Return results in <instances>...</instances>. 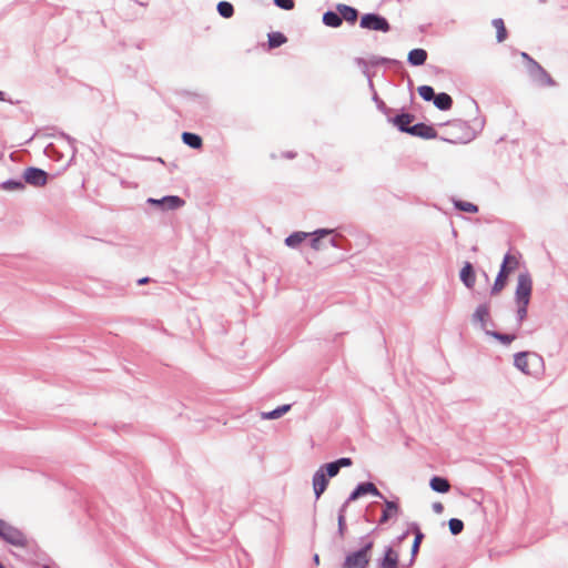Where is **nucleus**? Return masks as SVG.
<instances>
[{"instance_id": "nucleus-1", "label": "nucleus", "mask_w": 568, "mask_h": 568, "mask_svg": "<svg viewBox=\"0 0 568 568\" xmlns=\"http://www.w3.org/2000/svg\"><path fill=\"white\" fill-rule=\"evenodd\" d=\"M363 546L361 549L348 554L343 562V568H367L373 549L374 541L368 539V536L361 538Z\"/></svg>"}, {"instance_id": "nucleus-2", "label": "nucleus", "mask_w": 568, "mask_h": 568, "mask_svg": "<svg viewBox=\"0 0 568 568\" xmlns=\"http://www.w3.org/2000/svg\"><path fill=\"white\" fill-rule=\"evenodd\" d=\"M540 355L532 352H520L515 355L514 365L526 375H534L542 367Z\"/></svg>"}, {"instance_id": "nucleus-3", "label": "nucleus", "mask_w": 568, "mask_h": 568, "mask_svg": "<svg viewBox=\"0 0 568 568\" xmlns=\"http://www.w3.org/2000/svg\"><path fill=\"white\" fill-rule=\"evenodd\" d=\"M0 538L14 547L24 548L28 545L27 536L3 519H0Z\"/></svg>"}, {"instance_id": "nucleus-4", "label": "nucleus", "mask_w": 568, "mask_h": 568, "mask_svg": "<svg viewBox=\"0 0 568 568\" xmlns=\"http://www.w3.org/2000/svg\"><path fill=\"white\" fill-rule=\"evenodd\" d=\"M359 27L367 30L388 32L390 24L386 18L377 13H366L362 16Z\"/></svg>"}, {"instance_id": "nucleus-5", "label": "nucleus", "mask_w": 568, "mask_h": 568, "mask_svg": "<svg viewBox=\"0 0 568 568\" xmlns=\"http://www.w3.org/2000/svg\"><path fill=\"white\" fill-rule=\"evenodd\" d=\"M532 291V280L529 273H520L517 278V287L515 292L516 302H530Z\"/></svg>"}, {"instance_id": "nucleus-6", "label": "nucleus", "mask_w": 568, "mask_h": 568, "mask_svg": "<svg viewBox=\"0 0 568 568\" xmlns=\"http://www.w3.org/2000/svg\"><path fill=\"white\" fill-rule=\"evenodd\" d=\"M23 179L26 183L39 187L47 184L48 173L42 169L31 166L24 170Z\"/></svg>"}, {"instance_id": "nucleus-7", "label": "nucleus", "mask_w": 568, "mask_h": 568, "mask_svg": "<svg viewBox=\"0 0 568 568\" xmlns=\"http://www.w3.org/2000/svg\"><path fill=\"white\" fill-rule=\"evenodd\" d=\"M149 203L161 206L163 210H176L184 204V200L176 195H168L162 199H149Z\"/></svg>"}, {"instance_id": "nucleus-8", "label": "nucleus", "mask_w": 568, "mask_h": 568, "mask_svg": "<svg viewBox=\"0 0 568 568\" xmlns=\"http://www.w3.org/2000/svg\"><path fill=\"white\" fill-rule=\"evenodd\" d=\"M408 134L423 139H435L437 136V131L433 126L420 122L412 125L408 130Z\"/></svg>"}, {"instance_id": "nucleus-9", "label": "nucleus", "mask_w": 568, "mask_h": 568, "mask_svg": "<svg viewBox=\"0 0 568 568\" xmlns=\"http://www.w3.org/2000/svg\"><path fill=\"white\" fill-rule=\"evenodd\" d=\"M313 489L316 499L321 497V495L325 491L328 479L326 478L325 473L323 471V468H318L315 474L313 475Z\"/></svg>"}, {"instance_id": "nucleus-10", "label": "nucleus", "mask_w": 568, "mask_h": 568, "mask_svg": "<svg viewBox=\"0 0 568 568\" xmlns=\"http://www.w3.org/2000/svg\"><path fill=\"white\" fill-rule=\"evenodd\" d=\"M385 509L378 520L379 525L387 523L390 518H395L400 514L399 505L394 500H387L384 498Z\"/></svg>"}, {"instance_id": "nucleus-11", "label": "nucleus", "mask_w": 568, "mask_h": 568, "mask_svg": "<svg viewBox=\"0 0 568 568\" xmlns=\"http://www.w3.org/2000/svg\"><path fill=\"white\" fill-rule=\"evenodd\" d=\"M334 233L332 229H318L314 232H308V237H311L310 245L314 251L322 250V239Z\"/></svg>"}, {"instance_id": "nucleus-12", "label": "nucleus", "mask_w": 568, "mask_h": 568, "mask_svg": "<svg viewBox=\"0 0 568 568\" xmlns=\"http://www.w3.org/2000/svg\"><path fill=\"white\" fill-rule=\"evenodd\" d=\"M488 318H489V305L487 303L478 305L473 314V322L479 323L481 329H484L486 332L487 331L486 325H487Z\"/></svg>"}, {"instance_id": "nucleus-13", "label": "nucleus", "mask_w": 568, "mask_h": 568, "mask_svg": "<svg viewBox=\"0 0 568 568\" xmlns=\"http://www.w3.org/2000/svg\"><path fill=\"white\" fill-rule=\"evenodd\" d=\"M336 11H338V13L342 18V21L345 20L346 22L353 24L357 20L358 11L351 6L338 3L336 6Z\"/></svg>"}, {"instance_id": "nucleus-14", "label": "nucleus", "mask_w": 568, "mask_h": 568, "mask_svg": "<svg viewBox=\"0 0 568 568\" xmlns=\"http://www.w3.org/2000/svg\"><path fill=\"white\" fill-rule=\"evenodd\" d=\"M460 281L468 288H473L476 282V275L473 268V265L469 262H466L460 270Z\"/></svg>"}, {"instance_id": "nucleus-15", "label": "nucleus", "mask_w": 568, "mask_h": 568, "mask_svg": "<svg viewBox=\"0 0 568 568\" xmlns=\"http://www.w3.org/2000/svg\"><path fill=\"white\" fill-rule=\"evenodd\" d=\"M414 120V115L409 113H402L396 115L392 122L393 124L400 131L408 133V130L412 125H409Z\"/></svg>"}, {"instance_id": "nucleus-16", "label": "nucleus", "mask_w": 568, "mask_h": 568, "mask_svg": "<svg viewBox=\"0 0 568 568\" xmlns=\"http://www.w3.org/2000/svg\"><path fill=\"white\" fill-rule=\"evenodd\" d=\"M398 554L392 548L386 547L385 556L379 562V568H397Z\"/></svg>"}, {"instance_id": "nucleus-17", "label": "nucleus", "mask_w": 568, "mask_h": 568, "mask_svg": "<svg viewBox=\"0 0 568 568\" xmlns=\"http://www.w3.org/2000/svg\"><path fill=\"white\" fill-rule=\"evenodd\" d=\"M427 60V52L424 49H413L409 51L407 61L410 65H423Z\"/></svg>"}, {"instance_id": "nucleus-18", "label": "nucleus", "mask_w": 568, "mask_h": 568, "mask_svg": "<svg viewBox=\"0 0 568 568\" xmlns=\"http://www.w3.org/2000/svg\"><path fill=\"white\" fill-rule=\"evenodd\" d=\"M429 486L434 491L442 494L448 493L450 489L449 481L446 478L439 476H434L429 481Z\"/></svg>"}, {"instance_id": "nucleus-19", "label": "nucleus", "mask_w": 568, "mask_h": 568, "mask_svg": "<svg viewBox=\"0 0 568 568\" xmlns=\"http://www.w3.org/2000/svg\"><path fill=\"white\" fill-rule=\"evenodd\" d=\"M308 237V232H293L285 239V245L291 248H297L298 245Z\"/></svg>"}, {"instance_id": "nucleus-20", "label": "nucleus", "mask_w": 568, "mask_h": 568, "mask_svg": "<svg viewBox=\"0 0 568 568\" xmlns=\"http://www.w3.org/2000/svg\"><path fill=\"white\" fill-rule=\"evenodd\" d=\"M531 78L535 82H537L540 85H545V87L555 85V81L552 80V78L549 75V73L542 67H540V69L538 71H536V73L532 74Z\"/></svg>"}, {"instance_id": "nucleus-21", "label": "nucleus", "mask_w": 568, "mask_h": 568, "mask_svg": "<svg viewBox=\"0 0 568 568\" xmlns=\"http://www.w3.org/2000/svg\"><path fill=\"white\" fill-rule=\"evenodd\" d=\"M434 104L437 109L442 111L449 110L453 105V99L449 94L442 92L436 94L434 99Z\"/></svg>"}, {"instance_id": "nucleus-22", "label": "nucleus", "mask_w": 568, "mask_h": 568, "mask_svg": "<svg viewBox=\"0 0 568 568\" xmlns=\"http://www.w3.org/2000/svg\"><path fill=\"white\" fill-rule=\"evenodd\" d=\"M518 265V260L516 256L507 253L504 257L503 264L500 266V271L498 274L507 276L510 271H513Z\"/></svg>"}, {"instance_id": "nucleus-23", "label": "nucleus", "mask_w": 568, "mask_h": 568, "mask_svg": "<svg viewBox=\"0 0 568 568\" xmlns=\"http://www.w3.org/2000/svg\"><path fill=\"white\" fill-rule=\"evenodd\" d=\"M412 528H413V531L415 534V539H414L413 545H412V559H410V561L413 562L415 560L416 555L418 554L420 544H422L423 538H424V534L420 531V529H419L417 524H413Z\"/></svg>"}, {"instance_id": "nucleus-24", "label": "nucleus", "mask_w": 568, "mask_h": 568, "mask_svg": "<svg viewBox=\"0 0 568 568\" xmlns=\"http://www.w3.org/2000/svg\"><path fill=\"white\" fill-rule=\"evenodd\" d=\"M323 23L331 28H338L342 24V18L338 11H326L323 14Z\"/></svg>"}, {"instance_id": "nucleus-25", "label": "nucleus", "mask_w": 568, "mask_h": 568, "mask_svg": "<svg viewBox=\"0 0 568 568\" xmlns=\"http://www.w3.org/2000/svg\"><path fill=\"white\" fill-rule=\"evenodd\" d=\"M357 488L359 489L361 496L371 494L375 497L384 499V495L377 489V487L373 483H361L357 485Z\"/></svg>"}, {"instance_id": "nucleus-26", "label": "nucleus", "mask_w": 568, "mask_h": 568, "mask_svg": "<svg viewBox=\"0 0 568 568\" xmlns=\"http://www.w3.org/2000/svg\"><path fill=\"white\" fill-rule=\"evenodd\" d=\"M182 141L192 149H200L202 146V139L195 133L183 132Z\"/></svg>"}, {"instance_id": "nucleus-27", "label": "nucleus", "mask_w": 568, "mask_h": 568, "mask_svg": "<svg viewBox=\"0 0 568 568\" xmlns=\"http://www.w3.org/2000/svg\"><path fill=\"white\" fill-rule=\"evenodd\" d=\"M290 409H291V405L285 404V405L278 406L277 408H275L271 412L262 413V418L263 419H277V418L282 417L284 414H286Z\"/></svg>"}, {"instance_id": "nucleus-28", "label": "nucleus", "mask_w": 568, "mask_h": 568, "mask_svg": "<svg viewBox=\"0 0 568 568\" xmlns=\"http://www.w3.org/2000/svg\"><path fill=\"white\" fill-rule=\"evenodd\" d=\"M493 27L496 29L497 32V41L503 42L507 38V30L505 28L504 20L501 18H496L491 21Z\"/></svg>"}, {"instance_id": "nucleus-29", "label": "nucleus", "mask_w": 568, "mask_h": 568, "mask_svg": "<svg viewBox=\"0 0 568 568\" xmlns=\"http://www.w3.org/2000/svg\"><path fill=\"white\" fill-rule=\"evenodd\" d=\"M217 12L223 18H231L234 14V7L231 2L220 1L217 3Z\"/></svg>"}, {"instance_id": "nucleus-30", "label": "nucleus", "mask_w": 568, "mask_h": 568, "mask_svg": "<svg viewBox=\"0 0 568 568\" xmlns=\"http://www.w3.org/2000/svg\"><path fill=\"white\" fill-rule=\"evenodd\" d=\"M287 41L286 37L281 32H272L268 34L270 48H277Z\"/></svg>"}, {"instance_id": "nucleus-31", "label": "nucleus", "mask_w": 568, "mask_h": 568, "mask_svg": "<svg viewBox=\"0 0 568 568\" xmlns=\"http://www.w3.org/2000/svg\"><path fill=\"white\" fill-rule=\"evenodd\" d=\"M486 334L494 337L495 339L499 341L500 343L505 345H509L515 338V335L511 334H503L495 331H486Z\"/></svg>"}, {"instance_id": "nucleus-32", "label": "nucleus", "mask_w": 568, "mask_h": 568, "mask_svg": "<svg viewBox=\"0 0 568 568\" xmlns=\"http://www.w3.org/2000/svg\"><path fill=\"white\" fill-rule=\"evenodd\" d=\"M0 189L6 191H18L24 189V183L19 180H7L0 184Z\"/></svg>"}, {"instance_id": "nucleus-33", "label": "nucleus", "mask_w": 568, "mask_h": 568, "mask_svg": "<svg viewBox=\"0 0 568 568\" xmlns=\"http://www.w3.org/2000/svg\"><path fill=\"white\" fill-rule=\"evenodd\" d=\"M346 510L339 508L337 516V532L341 538H344L346 531V519H345Z\"/></svg>"}, {"instance_id": "nucleus-34", "label": "nucleus", "mask_w": 568, "mask_h": 568, "mask_svg": "<svg viewBox=\"0 0 568 568\" xmlns=\"http://www.w3.org/2000/svg\"><path fill=\"white\" fill-rule=\"evenodd\" d=\"M454 205L459 211L467 212V213H476L478 211V207L475 204H473L470 202H466V201H460V200L455 201Z\"/></svg>"}, {"instance_id": "nucleus-35", "label": "nucleus", "mask_w": 568, "mask_h": 568, "mask_svg": "<svg viewBox=\"0 0 568 568\" xmlns=\"http://www.w3.org/2000/svg\"><path fill=\"white\" fill-rule=\"evenodd\" d=\"M418 94L425 100V101H434L436 94L434 89L430 85H420L418 88Z\"/></svg>"}, {"instance_id": "nucleus-36", "label": "nucleus", "mask_w": 568, "mask_h": 568, "mask_svg": "<svg viewBox=\"0 0 568 568\" xmlns=\"http://www.w3.org/2000/svg\"><path fill=\"white\" fill-rule=\"evenodd\" d=\"M320 468H323V471L328 477H335L341 470V468L336 462H332V463L322 465Z\"/></svg>"}, {"instance_id": "nucleus-37", "label": "nucleus", "mask_w": 568, "mask_h": 568, "mask_svg": "<svg viewBox=\"0 0 568 568\" xmlns=\"http://www.w3.org/2000/svg\"><path fill=\"white\" fill-rule=\"evenodd\" d=\"M448 527H449L452 535L456 536L463 531L464 523L458 518H452L448 521Z\"/></svg>"}, {"instance_id": "nucleus-38", "label": "nucleus", "mask_w": 568, "mask_h": 568, "mask_svg": "<svg viewBox=\"0 0 568 568\" xmlns=\"http://www.w3.org/2000/svg\"><path fill=\"white\" fill-rule=\"evenodd\" d=\"M507 276L498 274L491 287V294H498L506 284Z\"/></svg>"}, {"instance_id": "nucleus-39", "label": "nucleus", "mask_w": 568, "mask_h": 568, "mask_svg": "<svg viewBox=\"0 0 568 568\" xmlns=\"http://www.w3.org/2000/svg\"><path fill=\"white\" fill-rule=\"evenodd\" d=\"M516 303L518 305L517 321L519 324H521L523 321L527 317V310H528L529 303H526V302H516Z\"/></svg>"}, {"instance_id": "nucleus-40", "label": "nucleus", "mask_w": 568, "mask_h": 568, "mask_svg": "<svg viewBox=\"0 0 568 568\" xmlns=\"http://www.w3.org/2000/svg\"><path fill=\"white\" fill-rule=\"evenodd\" d=\"M355 62H356V64H357L358 67H361V68L363 69V72H364L365 74H368V65H367V62L365 61V59H363V58H356V59H355ZM367 77H368V84H369V88H371L372 90H374V84H373L372 80L369 79V75H367Z\"/></svg>"}, {"instance_id": "nucleus-41", "label": "nucleus", "mask_w": 568, "mask_h": 568, "mask_svg": "<svg viewBox=\"0 0 568 568\" xmlns=\"http://www.w3.org/2000/svg\"><path fill=\"white\" fill-rule=\"evenodd\" d=\"M274 4L283 10H292L294 9L295 2L294 0H273Z\"/></svg>"}, {"instance_id": "nucleus-42", "label": "nucleus", "mask_w": 568, "mask_h": 568, "mask_svg": "<svg viewBox=\"0 0 568 568\" xmlns=\"http://www.w3.org/2000/svg\"><path fill=\"white\" fill-rule=\"evenodd\" d=\"M361 497V493H359V489L356 487L352 493L351 495L348 496V498L344 501V504L341 506L342 509H347L348 505L358 499Z\"/></svg>"}, {"instance_id": "nucleus-43", "label": "nucleus", "mask_w": 568, "mask_h": 568, "mask_svg": "<svg viewBox=\"0 0 568 568\" xmlns=\"http://www.w3.org/2000/svg\"><path fill=\"white\" fill-rule=\"evenodd\" d=\"M540 64L534 59H529V63L527 64L528 72L530 77L536 73L540 69Z\"/></svg>"}, {"instance_id": "nucleus-44", "label": "nucleus", "mask_w": 568, "mask_h": 568, "mask_svg": "<svg viewBox=\"0 0 568 568\" xmlns=\"http://www.w3.org/2000/svg\"><path fill=\"white\" fill-rule=\"evenodd\" d=\"M335 462L337 463L339 468H342V467H349L353 464L352 459L348 458V457H342V458H339V459H337Z\"/></svg>"}, {"instance_id": "nucleus-45", "label": "nucleus", "mask_w": 568, "mask_h": 568, "mask_svg": "<svg viewBox=\"0 0 568 568\" xmlns=\"http://www.w3.org/2000/svg\"><path fill=\"white\" fill-rule=\"evenodd\" d=\"M373 100L376 102V105L381 111L385 112L387 110L385 103L378 98V95L375 91H374Z\"/></svg>"}, {"instance_id": "nucleus-46", "label": "nucleus", "mask_w": 568, "mask_h": 568, "mask_svg": "<svg viewBox=\"0 0 568 568\" xmlns=\"http://www.w3.org/2000/svg\"><path fill=\"white\" fill-rule=\"evenodd\" d=\"M432 508L436 514H442L444 510V506L442 503H434Z\"/></svg>"}, {"instance_id": "nucleus-47", "label": "nucleus", "mask_w": 568, "mask_h": 568, "mask_svg": "<svg viewBox=\"0 0 568 568\" xmlns=\"http://www.w3.org/2000/svg\"><path fill=\"white\" fill-rule=\"evenodd\" d=\"M387 61H388V59H386V58H379L376 61H373V64H381V63H385Z\"/></svg>"}, {"instance_id": "nucleus-48", "label": "nucleus", "mask_w": 568, "mask_h": 568, "mask_svg": "<svg viewBox=\"0 0 568 568\" xmlns=\"http://www.w3.org/2000/svg\"><path fill=\"white\" fill-rule=\"evenodd\" d=\"M329 245H331V246H333V247H336V248H337V247H339V245H338L337 241H336L334 237H332V239L329 240Z\"/></svg>"}, {"instance_id": "nucleus-49", "label": "nucleus", "mask_w": 568, "mask_h": 568, "mask_svg": "<svg viewBox=\"0 0 568 568\" xmlns=\"http://www.w3.org/2000/svg\"><path fill=\"white\" fill-rule=\"evenodd\" d=\"M149 281H150V278H149V277H142V278H140V280L138 281V284H139V285H143V284H146Z\"/></svg>"}, {"instance_id": "nucleus-50", "label": "nucleus", "mask_w": 568, "mask_h": 568, "mask_svg": "<svg viewBox=\"0 0 568 568\" xmlns=\"http://www.w3.org/2000/svg\"><path fill=\"white\" fill-rule=\"evenodd\" d=\"M521 58L527 61V64L529 63V59H532L528 53L523 52Z\"/></svg>"}, {"instance_id": "nucleus-51", "label": "nucleus", "mask_w": 568, "mask_h": 568, "mask_svg": "<svg viewBox=\"0 0 568 568\" xmlns=\"http://www.w3.org/2000/svg\"><path fill=\"white\" fill-rule=\"evenodd\" d=\"M313 561H314L316 565H318V564H320V556H318L317 554H315V555L313 556Z\"/></svg>"}, {"instance_id": "nucleus-52", "label": "nucleus", "mask_w": 568, "mask_h": 568, "mask_svg": "<svg viewBox=\"0 0 568 568\" xmlns=\"http://www.w3.org/2000/svg\"><path fill=\"white\" fill-rule=\"evenodd\" d=\"M286 156H287L288 159H293V158H295V153L288 152V153L286 154Z\"/></svg>"}, {"instance_id": "nucleus-53", "label": "nucleus", "mask_w": 568, "mask_h": 568, "mask_svg": "<svg viewBox=\"0 0 568 568\" xmlns=\"http://www.w3.org/2000/svg\"><path fill=\"white\" fill-rule=\"evenodd\" d=\"M407 535H408V532H407V531H406V532H404V534L399 537V540L405 539V538L407 537Z\"/></svg>"}, {"instance_id": "nucleus-54", "label": "nucleus", "mask_w": 568, "mask_h": 568, "mask_svg": "<svg viewBox=\"0 0 568 568\" xmlns=\"http://www.w3.org/2000/svg\"><path fill=\"white\" fill-rule=\"evenodd\" d=\"M4 93L2 91H0V101H3L4 100Z\"/></svg>"}, {"instance_id": "nucleus-55", "label": "nucleus", "mask_w": 568, "mask_h": 568, "mask_svg": "<svg viewBox=\"0 0 568 568\" xmlns=\"http://www.w3.org/2000/svg\"><path fill=\"white\" fill-rule=\"evenodd\" d=\"M0 568H6V567L0 562Z\"/></svg>"}, {"instance_id": "nucleus-56", "label": "nucleus", "mask_w": 568, "mask_h": 568, "mask_svg": "<svg viewBox=\"0 0 568 568\" xmlns=\"http://www.w3.org/2000/svg\"><path fill=\"white\" fill-rule=\"evenodd\" d=\"M44 568H51V567H49V566H44Z\"/></svg>"}]
</instances>
